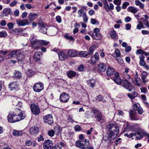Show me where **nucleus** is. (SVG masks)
Segmentation results:
<instances>
[{"label":"nucleus","mask_w":149,"mask_h":149,"mask_svg":"<svg viewBox=\"0 0 149 149\" xmlns=\"http://www.w3.org/2000/svg\"><path fill=\"white\" fill-rule=\"evenodd\" d=\"M94 47L93 46H91L89 48L88 52V55H91L93 54L94 50Z\"/></svg>","instance_id":"obj_38"},{"label":"nucleus","mask_w":149,"mask_h":149,"mask_svg":"<svg viewBox=\"0 0 149 149\" xmlns=\"http://www.w3.org/2000/svg\"><path fill=\"white\" fill-rule=\"evenodd\" d=\"M114 53L116 54V56H115L116 57H119L121 55L120 52L118 49H116L114 52Z\"/></svg>","instance_id":"obj_52"},{"label":"nucleus","mask_w":149,"mask_h":149,"mask_svg":"<svg viewBox=\"0 0 149 149\" xmlns=\"http://www.w3.org/2000/svg\"><path fill=\"white\" fill-rule=\"evenodd\" d=\"M93 57L97 61H98L99 58V56L97 52H95Z\"/></svg>","instance_id":"obj_57"},{"label":"nucleus","mask_w":149,"mask_h":149,"mask_svg":"<svg viewBox=\"0 0 149 149\" xmlns=\"http://www.w3.org/2000/svg\"><path fill=\"white\" fill-rule=\"evenodd\" d=\"M137 134L138 136H136V137L138 140H140L143 138V136L141 134L140 132H138L137 133Z\"/></svg>","instance_id":"obj_45"},{"label":"nucleus","mask_w":149,"mask_h":149,"mask_svg":"<svg viewBox=\"0 0 149 149\" xmlns=\"http://www.w3.org/2000/svg\"><path fill=\"white\" fill-rule=\"evenodd\" d=\"M74 129L76 131H79L81 130V128L79 125H77L74 126Z\"/></svg>","instance_id":"obj_56"},{"label":"nucleus","mask_w":149,"mask_h":149,"mask_svg":"<svg viewBox=\"0 0 149 149\" xmlns=\"http://www.w3.org/2000/svg\"><path fill=\"white\" fill-rule=\"evenodd\" d=\"M41 32L44 34L46 33H47V29L44 26L42 28H40Z\"/></svg>","instance_id":"obj_62"},{"label":"nucleus","mask_w":149,"mask_h":149,"mask_svg":"<svg viewBox=\"0 0 149 149\" xmlns=\"http://www.w3.org/2000/svg\"><path fill=\"white\" fill-rule=\"evenodd\" d=\"M108 8L109 11L111 10H113L114 9V6L112 3H110L109 4V6H108Z\"/></svg>","instance_id":"obj_63"},{"label":"nucleus","mask_w":149,"mask_h":149,"mask_svg":"<svg viewBox=\"0 0 149 149\" xmlns=\"http://www.w3.org/2000/svg\"><path fill=\"white\" fill-rule=\"evenodd\" d=\"M127 96L131 99H133L137 96V93L135 91L127 94Z\"/></svg>","instance_id":"obj_25"},{"label":"nucleus","mask_w":149,"mask_h":149,"mask_svg":"<svg viewBox=\"0 0 149 149\" xmlns=\"http://www.w3.org/2000/svg\"><path fill=\"white\" fill-rule=\"evenodd\" d=\"M142 78V79H145L147 77V73L146 72L143 71L141 73Z\"/></svg>","instance_id":"obj_50"},{"label":"nucleus","mask_w":149,"mask_h":149,"mask_svg":"<svg viewBox=\"0 0 149 149\" xmlns=\"http://www.w3.org/2000/svg\"><path fill=\"white\" fill-rule=\"evenodd\" d=\"M135 112L133 110H131L130 112V115L131 118L132 120H138L139 119V118L138 117H136L135 116Z\"/></svg>","instance_id":"obj_23"},{"label":"nucleus","mask_w":149,"mask_h":149,"mask_svg":"<svg viewBox=\"0 0 149 149\" xmlns=\"http://www.w3.org/2000/svg\"><path fill=\"white\" fill-rule=\"evenodd\" d=\"M26 73L29 77H30L35 74V72L31 69H29L26 71Z\"/></svg>","instance_id":"obj_34"},{"label":"nucleus","mask_w":149,"mask_h":149,"mask_svg":"<svg viewBox=\"0 0 149 149\" xmlns=\"http://www.w3.org/2000/svg\"><path fill=\"white\" fill-rule=\"evenodd\" d=\"M29 131L31 135H36L39 132V128L36 126L32 127L30 128Z\"/></svg>","instance_id":"obj_15"},{"label":"nucleus","mask_w":149,"mask_h":149,"mask_svg":"<svg viewBox=\"0 0 149 149\" xmlns=\"http://www.w3.org/2000/svg\"><path fill=\"white\" fill-rule=\"evenodd\" d=\"M70 96L68 93L64 92L61 93L60 96L59 100L61 102L63 103H66L68 100Z\"/></svg>","instance_id":"obj_9"},{"label":"nucleus","mask_w":149,"mask_h":149,"mask_svg":"<svg viewBox=\"0 0 149 149\" xmlns=\"http://www.w3.org/2000/svg\"><path fill=\"white\" fill-rule=\"evenodd\" d=\"M114 3L117 6H120L121 3V0H114L113 1Z\"/></svg>","instance_id":"obj_54"},{"label":"nucleus","mask_w":149,"mask_h":149,"mask_svg":"<svg viewBox=\"0 0 149 149\" xmlns=\"http://www.w3.org/2000/svg\"><path fill=\"white\" fill-rule=\"evenodd\" d=\"M127 11L133 13H136L138 11V10L136 8L132 6L129 7L127 9Z\"/></svg>","instance_id":"obj_24"},{"label":"nucleus","mask_w":149,"mask_h":149,"mask_svg":"<svg viewBox=\"0 0 149 149\" xmlns=\"http://www.w3.org/2000/svg\"><path fill=\"white\" fill-rule=\"evenodd\" d=\"M52 149H61V146H60L59 144H56L52 148Z\"/></svg>","instance_id":"obj_53"},{"label":"nucleus","mask_w":149,"mask_h":149,"mask_svg":"<svg viewBox=\"0 0 149 149\" xmlns=\"http://www.w3.org/2000/svg\"><path fill=\"white\" fill-rule=\"evenodd\" d=\"M16 55L17 56V58H24L25 56L23 54H22L21 52L19 51H18L17 50V53L16 54Z\"/></svg>","instance_id":"obj_42"},{"label":"nucleus","mask_w":149,"mask_h":149,"mask_svg":"<svg viewBox=\"0 0 149 149\" xmlns=\"http://www.w3.org/2000/svg\"><path fill=\"white\" fill-rule=\"evenodd\" d=\"M11 10L9 8H4L3 10V14L5 16H7L8 14L11 13Z\"/></svg>","instance_id":"obj_27"},{"label":"nucleus","mask_w":149,"mask_h":149,"mask_svg":"<svg viewBox=\"0 0 149 149\" xmlns=\"http://www.w3.org/2000/svg\"><path fill=\"white\" fill-rule=\"evenodd\" d=\"M144 56L143 55H141L139 56V58H140L139 64L141 66L144 65V64L146 63L144 61Z\"/></svg>","instance_id":"obj_31"},{"label":"nucleus","mask_w":149,"mask_h":149,"mask_svg":"<svg viewBox=\"0 0 149 149\" xmlns=\"http://www.w3.org/2000/svg\"><path fill=\"white\" fill-rule=\"evenodd\" d=\"M102 38V36L101 34L99 33H95V40H100Z\"/></svg>","instance_id":"obj_43"},{"label":"nucleus","mask_w":149,"mask_h":149,"mask_svg":"<svg viewBox=\"0 0 149 149\" xmlns=\"http://www.w3.org/2000/svg\"><path fill=\"white\" fill-rule=\"evenodd\" d=\"M38 15L36 13H30L28 16V17L29 19V22H30V23H31L35 19L36 17H38Z\"/></svg>","instance_id":"obj_21"},{"label":"nucleus","mask_w":149,"mask_h":149,"mask_svg":"<svg viewBox=\"0 0 149 149\" xmlns=\"http://www.w3.org/2000/svg\"><path fill=\"white\" fill-rule=\"evenodd\" d=\"M12 103L13 105L18 107H20L22 106V103L21 101V99L19 97L13 96L12 98Z\"/></svg>","instance_id":"obj_7"},{"label":"nucleus","mask_w":149,"mask_h":149,"mask_svg":"<svg viewBox=\"0 0 149 149\" xmlns=\"http://www.w3.org/2000/svg\"><path fill=\"white\" fill-rule=\"evenodd\" d=\"M77 146L82 149L87 148L89 146V142L88 140L86 139H80L76 142Z\"/></svg>","instance_id":"obj_3"},{"label":"nucleus","mask_w":149,"mask_h":149,"mask_svg":"<svg viewBox=\"0 0 149 149\" xmlns=\"http://www.w3.org/2000/svg\"><path fill=\"white\" fill-rule=\"evenodd\" d=\"M31 43L32 45V48L35 49H39L41 47L40 40L36 39L35 38H32L31 40Z\"/></svg>","instance_id":"obj_5"},{"label":"nucleus","mask_w":149,"mask_h":149,"mask_svg":"<svg viewBox=\"0 0 149 149\" xmlns=\"http://www.w3.org/2000/svg\"><path fill=\"white\" fill-rule=\"evenodd\" d=\"M13 135L15 136H19L22 135V133L21 131H19L16 130H14L13 132Z\"/></svg>","instance_id":"obj_28"},{"label":"nucleus","mask_w":149,"mask_h":149,"mask_svg":"<svg viewBox=\"0 0 149 149\" xmlns=\"http://www.w3.org/2000/svg\"><path fill=\"white\" fill-rule=\"evenodd\" d=\"M115 72L114 69L112 67L109 66L107 68V73L108 75H113Z\"/></svg>","instance_id":"obj_22"},{"label":"nucleus","mask_w":149,"mask_h":149,"mask_svg":"<svg viewBox=\"0 0 149 149\" xmlns=\"http://www.w3.org/2000/svg\"><path fill=\"white\" fill-rule=\"evenodd\" d=\"M108 131L105 136L107 140L110 141L114 139L119 133V127L117 124L110 123L106 127Z\"/></svg>","instance_id":"obj_1"},{"label":"nucleus","mask_w":149,"mask_h":149,"mask_svg":"<svg viewBox=\"0 0 149 149\" xmlns=\"http://www.w3.org/2000/svg\"><path fill=\"white\" fill-rule=\"evenodd\" d=\"M25 29H21L20 28H15L13 29L11 31V33L13 34L17 35L20 33L21 32L25 30Z\"/></svg>","instance_id":"obj_19"},{"label":"nucleus","mask_w":149,"mask_h":149,"mask_svg":"<svg viewBox=\"0 0 149 149\" xmlns=\"http://www.w3.org/2000/svg\"><path fill=\"white\" fill-rule=\"evenodd\" d=\"M113 81L115 83L118 85H120L122 83V79L119 77H115Z\"/></svg>","instance_id":"obj_32"},{"label":"nucleus","mask_w":149,"mask_h":149,"mask_svg":"<svg viewBox=\"0 0 149 149\" xmlns=\"http://www.w3.org/2000/svg\"><path fill=\"white\" fill-rule=\"evenodd\" d=\"M18 85L16 82H14L10 83L8 85L9 88H11V90H17L18 89Z\"/></svg>","instance_id":"obj_17"},{"label":"nucleus","mask_w":149,"mask_h":149,"mask_svg":"<svg viewBox=\"0 0 149 149\" xmlns=\"http://www.w3.org/2000/svg\"><path fill=\"white\" fill-rule=\"evenodd\" d=\"M97 69L99 72H104L106 70V66L104 63H100L98 65Z\"/></svg>","instance_id":"obj_16"},{"label":"nucleus","mask_w":149,"mask_h":149,"mask_svg":"<svg viewBox=\"0 0 149 149\" xmlns=\"http://www.w3.org/2000/svg\"><path fill=\"white\" fill-rule=\"evenodd\" d=\"M67 55L70 57H74L78 55V52L76 50L70 49L67 52Z\"/></svg>","instance_id":"obj_12"},{"label":"nucleus","mask_w":149,"mask_h":149,"mask_svg":"<svg viewBox=\"0 0 149 149\" xmlns=\"http://www.w3.org/2000/svg\"><path fill=\"white\" fill-rule=\"evenodd\" d=\"M56 21L59 23H60L61 21V18L59 16H57L56 17Z\"/></svg>","instance_id":"obj_61"},{"label":"nucleus","mask_w":149,"mask_h":149,"mask_svg":"<svg viewBox=\"0 0 149 149\" xmlns=\"http://www.w3.org/2000/svg\"><path fill=\"white\" fill-rule=\"evenodd\" d=\"M141 28H144L142 22L139 21V24L137 26L136 28L138 29H140Z\"/></svg>","instance_id":"obj_46"},{"label":"nucleus","mask_w":149,"mask_h":149,"mask_svg":"<svg viewBox=\"0 0 149 149\" xmlns=\"http://www.w3.org/2000/svg\"><path fill=\"white\" fill-rule=\"evenodd\" d=\"M143 23L146 25L149 28V22L146 20H143Z\"/></svg>","instance_id":"obj_64"},{"label":"nucleus","mask_w":149,"mask_h":149,"mask_svg":"<svg viewBox=\"0 0 149 149\" xmlns=\"http://www.w3.org/2000/svg\"><path fill=\"white\" fill-rule=\"evenodd\" d=\"M13 76L15 78L19 79L22 77V74L20 71H15Z\"/></svg>","instance_id":"obj_29"},{"label":"nucleus","mask_w":149,"mask_h":149,"mask_svg":"<svg viewBox=\"0 0 149 149\" xmlns=\"http://www.w3.org/2000/svg\"><path fill=\"white\" fill-rule=\"evenodd\" d=\"M64 37L65 38L67 39L70 40L71 41L74 40L73 37L72 36H69L68 34H66L64 36Z\"/></svg>","instance_id":"obj_51"},{"label":"nucleus","mask_w":149,"mask_h":149,"mask_svg":"<svg viewBox=\"0 0 149 149\" xmlns=\"http://www.w3.org/2000/svg\"><path fill=\"white\" fill-rule=\"evenodd\" d=\"M82 17L83 18V21L85 23H87L88 20V18L86 15V12H84L82 14Z\"/></svg>","instance_id":"obj_39"},{"label":"nucleus","mask_w":149,"mask_h":149,"mask_svg":"<svg viewBox=\"0 0 149 149\" xmlns=\"http://www.w3.org/2000/svg\"><path fill=\"white\" fill-rule=\"evenodd\" d=\"M130 3L128 2H125L123 4L122 6V8L123 9H125L126 8L127 6L129 5Z\"/></svg>","instance_id":"obj_47"},{"label":"nucleus","mask_w":149,"mask_h":149,"mask_svg":"<svg viewBox=\"0 0 149 149\" xmlns=\"http://www.w3.org/2000/svg\"><path fill=\"white\" fill-rule=\"evenodd\" d=\"M7 33L5 31H2L0 32V37L1 38H5L7 36Z\"/></svg>","instance_id":"obj_44"},{"label":"nucleus","mask_w":149,"mask_h":149,"mask_svg":"<svg viewBox=\"0 0 149 149\" xmlns=\"http://www.w3.org/2000/svg\"><path fill=\"white\" fill-rule=\"evenodd\" d=\"M67 74L68 77L70 78H71L75 77L76 75V72L73 71H69L67 72Z\"/></svg>","instance_id":"obj_26"},{"label":"nucleus","mask_w":149,"mask_h":149,"mask_svg":"<svg viewBox=\"0 0 149 149\" xmlns=\"http://www.w3.org/2000/svg\"><path fill=\"white\" fill-rule=\"evenodd\" d=\"M30 107L32 113L35 115H38L40 112L39 107L37 105L33 103L30 105Z\"/></svg>","instance_id":"obj_6"},{"label":"nucleus","mask_w":149,"mask_h":149,"mask_svg":"<svg viewBox=\"0 0 149 149\" xmlns=\"http://www.w3.org/2000/svg\"><path fill=\"white\" fill-rule=\"evenodd\" d=\"M110 36L113 38H115L117 36L116 31L113 30L111 31L110 33Z\"/></svg>","instance_id":"obj_40"},{"label":"nucleus","mask_w":149,"mask_h":149,"mask_svg":"<svg viewBox=\"0 0 149 149\" xmlns=\"http://www.w3.org/2000/svg\"><path fill=\"white\" fill-rule=\"evenodd\" d=\"M103 4L104 7L105 9L107 11H109V5L107 3V1L106 0H103Z\"/></svg>","instance_id":"obj_36"},{"label":"nucleus","mask_w":149,"mask_h":149,"mask_svg":"<svg viewBox=\"0 0 149 149\" xmlns=\"http://www.w3.org/2000/svg\"><path fill=\"white\" fill-rule=\"evenodd\" d=\"M53 146V143L51 141L47 140L45 141L43 143V148L44 149H51Z\"/></svg>","instance_id":"obj_13"},{"label":"nucleus","mask_w":149,"mask_h":149,"mask_svg":"<svg viewBox=\"0 0 149 149\" xmlns=\"http://www.w3.org/2000/svg\"><path fill=\"white\" fill-rule=\"evenodd\" d=\"M78 55L82 57L86 58L88 55L87 52L85 51L79 52Z\"/></svg>","instance_id":"obj_30"},{"label":"nucleus","mask_w":149,"mask_h":149,"mask_svg":"<svg viewBox=\"0 0 149 149\" xmlns=\"http://www.w3.org/2000/svg\"><path fill=\"white\" fill-rule=\"evenodd\" d=\"M123 84L124 87L128 90L129 91H132V87L131 86L130 83L127 80H124L123 81Z\"/></svg>","instance_id":"obj_14"},{"label":"nucleus","mask_w":149,"mask_h":149,"mask_svg":"<svg viewBox=\"0 0 149 149\" xmlns=\"http://www.w3.org/2000/svg\"><path fill=\"white\" fill-rule=\"evenodd\" d=\"M14 24H13L12 22L8 23L7 24V27L10 29H11L13 27L14 25Z\"/></svg>","instance_id":"obj_58"},{"label":"nucleus","mask_w":149,"mask_h":149,"mask_svg":"<svg viewBox=\"0 0 149 149\" xmlns=\"http://www.w3.org/2000/svg\"><path fill=\"white\" fill-rule=\"evenodd\" d=\"M42 54L40 52H37L35 53L33 56V58L36 61H38L40 60V56Z\"/></svg>","instance_id":"obj_20"},{"label":"nucleus","mask_w":149,"mask_h":149,"mask_svg":"<svg viewBox=\"0 0 149 149\" xmlns=\"http://www.w3.org/2000/svg\"><path fill=\"white\" fill-rule=\"evenodd\" d=\"M95 100L97 102H99L100 101H102L103 102H106L105 100L102 99V96L101 95H99L95 98Z\"/></svg>","instance_id":"obj_35"},{"label":"nucleus","mask_w":149,"mask_h":149,"mask_svg":"<svg viewBox=\"0 0 149 149\" xmlns=\"http://www.w3.org/2000/svg\"><path fill=\"white\" fill-rule=\"evenodd\" d=\"M88 84L92 87H93L95 83V80L93 79H91L87 81Z\"/></svg>","instance_id":"obj_33"},{"label":"nucleus","mask_w":149,"mask_h":149,"mask_svg":"<svg viewBox=\"0 0 149 149\" xmlns=\"http://www.w3.org/2000/svg\"><path fill=\"white\" fill-rule=\"evenodd\" d=\"M17 51H13L11 52L8 55V58H10L16 55Z\"/></svg>","instance_id":"obj_37"},{"label":"nucleus","mask_w":149,"mask_h":149,"mask_svg":"<svg viewBox=\"0 0 149 149\" xmlns=\"http://www.w3.org/2000/svg\"><path fill=\"white\" fill-rule=\"evenodd\" d=\"M17 3V2L16 1H13L10 4V6L11 7H13Z\"/></svg>","instance_id":"obj_60"},{"label":"nucleus","mask_w":149,"mask_h":149,"mask_svg":"<svg viewBox=\"0 0 149 149\" xmlns=\"http://www.w3.org/2000/svg\"><path fill=\"white\" fill-rule=\"evenodd\" d=\"M20 111V109H17L13 111L10 112L7 116L8 121L11 123H15L24 119V116Z\"/></svg>","instance_id":"obj_2"},{"label":"nucleus","mask_w":149,"mask_h":149,"mask_svg":"<svg viewBox=\"0 0 149 149\" xmlns=\"http://www.w3.org/2000/svg\"><path fill=\"white\" fill-rule=\"evenodd\" d=\"M55 134V131L52 130H50L48 132V135L51 137L53 136Z\"/></svg>","instance_id":"obj_49"},{"label":"nucleus","mask_w":149,"mask_h":149,"mask_svg":"<svg viewBox=\"0 0 149 149\" xmlns=\"http://www.w3.org/2000/svg\"><path fill=\"white\" fill-rule=\"evenodd\" d=\"M115 58L119 63L120 64H122L123 63L124 61L122 58L120 57L117 58V57H116V56H115Z\"/></svg>","instance_id":"obj_48"},{"label":"nucleus","mask_w":149,"mask_h":149,"mask_svg":"<svg viewBox=\"0 0 149 149\" xmlns=\"http://www.w3.org/2000/svg\"><path fill=\"white\" fill-rule=\"evenodd\" d=\"M44 123H47L49 125H51L53 123V120L52 114H48L43 117Z\"/></svg>","instance_id":"obj_8"},{"label":"nucleus","mask_w":149,"mask_h":149,"mask_svg":"<svg viewBox=\"0 0 149 149\" xmlns=\"http://www.w3.org/2000/svg\"><path fill=\"white\" fill-rule=\"evenodd\" d=\"M84 9L83 8H81L79 9L78 11V13L79 15V17H80L81 16L82 14L84 11Z\"/></svg>","instance_id":"obj_59"},{"label":"nucleus","mask_w":149,"mask_h":149,"mask_svg":"<svg viewBox=\"0 0 149 149\" xmlns=\"http://www.w3.org/2000/svg\"><path fill=\"white\" fill-rule=\"evenodd\" d=\"M141 92L142 93H146L147 92V89L146 87H142L141 88Z\"/></svg>","instance_id":"obj_55"},{"label":"nucleus","mask_w":149,"mask_h":149,"mask_svg":"<svg viewBox=\"0 0 149 149\" xmlns=\"http://www.w3.org/2000/svg\"><path fill=\"white\" fill-rule=\"evenodd\" d=\"M16 23L17 25L20 26H24L29 24L30 23L27 19H25L23 20L18 19L16 20Z\"/></svg>","instance_id":"obj_11"},{"label":"nucleus","mask_w":149,"mask_h":149,"mask_svg":"<svg viewBox=\"0 0 149 149\" xmlns=\"http://www.w3.org/2000/svg\"><path fill=\"white\" fill-rule=\"evenodd\" d=\"M91 112L94 114L93 117L96 119V120L101 123L100 121L102 120V116L101 112L96 109L92 110Z\"/></svg>","instance_id":"obj_4"},{"label":"nucleus","mask_w":149,"mask_h":149,"mask_svg":"<svg viewBox=\"0 0 149 149\" xmlns=\"http://www.w3.org/2000/svg\"><path fill=\"white\" fill-rule=\"evenodd\" d=\"M59 59L61 60L66 59L68 58V55L64 52H61L58 53Z\"/></svg>","instance_id":"obj_18"},{"label":"nucleus","mask_w":149,"mask_h":149,"mask_svg":"<svg viewBox=\"0 0 149 149\" xmlns=\"http://www.w3.org/2000/svg\"><path fill=\"white\" fill-rule=\"evenodd\" d=\"M41 46L43 45H48L50 43V42L45 40H40Z\"/></svg>","instance_id":"obj_41"},{"label":"nucleus","mask_w":149,"mask_h":149,"mask_svg":"<svg viewBox=\"0 0 149 149\" xmlns=\"http://www.w3.org/2000/svg\"><path fill=\"white\" fill-rule=\"evenodd\" d=\"M43 84L41 82L36 83L33 87L34 91L36 92H40L43 89Z\"/></svg>","instance_id":"obj_10"}]
</instances>
